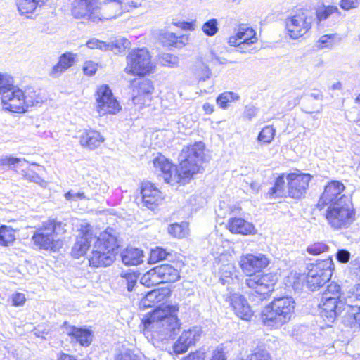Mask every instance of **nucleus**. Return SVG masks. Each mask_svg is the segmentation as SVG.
Masks as SVG:
<instances>
[{
	"label": "nucleus",
	"instance_id": "9d476101",
	"mask_svg": "<svg viewBox=\"0 0 360 360\" xmlns=\"http://www.w3.org/2000/svg\"><path fill=\"white\" fill-rule=\"evenodd\" d=\"M333 269L334 264L330 257L311 264L306 276L307 288L311 291L319 289L330 279Z\"/></svg>",
	"mask_w": 360,
	"mask_h": 360
},
{
	"label": "nucleus",
	"instance_id": "5701e85b",
	"mask_svg": "<svg viewBox=\"0 0 360 360\" xmlns=\"http://www.w3.org/2000/svg\"><path fill=\"white\" fill-rule=\"evenodd\" d=\"M136 104H140L141 106L149 105L154 90L152 81L145 77L136 78Z\"/></svg>",
	"mask_w": 360,
	"mask_h": 360
},
{
	"label": "nucleus",
	"instance_id": "c03bdc74",
	"mask_svg": "<svg viewBox=\"0 0 360 360\" xmlns=\"http://www.w3.org/2000/svg\"><path fill=\"white\" fill-rule=\"evenodd\" d=\"M202 30L207 36L215 35L219 30L218 20L216 18H212L206 21L202 26Z\"/></svg>",
	"mask_w": 360,
	"mask_h": 360
},
{
	"label": "nucleus",
	"instance_id": "09e8293b",
	"mask_svg": "<svg viewBox=\"0 0 360 360\" xmlns=\"http://www.w3.org/2000/svg\"><path fill=\"white\" fill-rule=\"evenodd\" d=\"M121 276L125 279V282L129 291H132L135 286V271L129 269L127 271H122Z\"/></svg>",
	"mask_w": 360,
	"mask_h": 360
},
{
	"label": "nucleus",
	"instance_id": "052dcab7",
	"mask_svg": "<svg viewBox=\"0 0 360 360\" xmlns=\"http://www.w3.org/2000/svg\"><path fill=\"white\" fill-rule=\"evenodd\" d=\"M12 304L13 306H22L25 302L26 298L25 294L22 292L13 293L11 296Z\"/></svg>",
	"mask_w": 360,
	"mask_h": 360
},
{
	"label": "nucleus",
	"instance_id": "58836bf2",
	"mask_svg": "<svg viewBox=\"0 0 360 360\" xmlns=\"http://www.w3.org/2000/svg\"><path fill=\"white\" fill-rule=\"evenodd\" d=\"M169 257H172V253L162 248L156 247L150 250V260L153 263L164 259L167 260Z\"/></svg>",
	"mask_w": 360,
	"mask_h": 360
},
{
	"label": "nucleus",
	"instance_id": "20e7f679",
	"mask_svg": "<svg viewBox=\"0 0 360 360\" xmlns=\"http://www.w3.org/2000/svg\"><path fill=\"white\" fill-rule=\"evenodd\" d=\"M341 294L340 285L335 282L330 283L322 294L319 307L321 316L329 323H333L345 311L348 316L347 302L341 300Z\"/></svg>",
	"mask_w": 360,
	"mask_h": 360
},
{
	"label": "nucleus",
	"instance_id": "0eeeda50",
	"mask_svg": "<svg viewBox=\"0 0 360 360\" xmlns=\"http://www.w3.org/2000/svg\"><path fill=\"white\" fill-rule=\"evenodd\" d=\"M325 216L333 229H347L355 219V211L351 198L341 195L338 202L328 207Z\"/></svg>",
	"mask_w": 360,
	"mask_h": 360
},
{
	"label": "nucleus",
	"instance_id": "864d4df0",
	"mask_svg": "<svg viewBox=\"0 0 360 360\" xmlns=\"http://www.w3.org/2000/svg\"><path fill=\"white\" fill-rule=\"evenodd\" d=\"M98 69V64L94 61H86L83 65V72L85 75L93 76Z\"/></svg>",
	"mask_w": 360,
	"mask_h": 360
},
{
	"label": "nucleus",
	"instance_id": "4d7b16f0",
	"mask_svg": "<svg viewBox=\"0 0 360 360\" xmlns=\"http://www.w3.org/2000/svg\"><path fill=\"white\" fill-rule=\"evenodd\" d=\"M86 46L89 49H99L100 50L106 51L107 42L100 41L97 39L93 38L86 42Z\"/></svg>",
	"mask_w": 360,
	"mask_h": 360
},
{
	"label": "nucleus",
	"instance_id": "72a5a7b5",
	"mask_svg": "<svg viewBox=\"0 0 360 360\" xmlns=\"http://www.w3.org/2000/svg\"><path fill=\"white\" fill-rule=\"evenodd\" d=\"M15 240V231L9 226L2 225L0 226V245L8 246Z\"/></svg>",
	"mask_w": 360,
	"mask_h": 360
},
{
	"label": "nucleus",
	"instance_id": "4be33fe9",
	"mask_svg": "<svg viewBox=\"0 0 360 360\" xmlns=\"http://www.w3.org/2000/svg\"><path fill=\"white\" fill-rule=\"evenodd\" d=\"M141 194L143 205L150 210H154L162 200L160 191L149 182L142 184Z\"/></svg>",
	"mask_w": 360,
	"mask_h": 360
},
{
	"label": "nucleus",
	"instance_id": "338daca9",
	"mask_svg": "<svg viewBox=\"0 0 360 360\" xmlns=\"http://www.w3.org/2000/svg\"><path fill=\"white\" fill-rule=\"evenodd\" d=\"M65 197L68 200H75L77 199H85L86 196L83 192L73 193L71 191L65 194Z\"/></svg>",
	"mask_w": 360,
	"mask_h": 360
},
{
	"label": "nucleus",
	"instance_id": "4468645a",
	"mask_svg": "<svg viewBox=\"0 0 360 360\" xmlns=\"http://www.w3.org/2000/svg\"><path fill=\"white\" fill-rule=\"evenodd\" d=\"M269 262V259L264 254H246L240 257V266L247 276H250L266 268Z\"/></svg>",
	"mask_w": 360,
	"mask_h": 360
},
{
	"label": "nucleus",
	"instance_id": "a18cd8bd",
	"mask_svg": "<svg viewBox=\"0 0 360 360\" xmlns=\"http://www.w3.org/2000/svg\"><path fill=\"white\" fill-rule=\"evenodd\" d=\"M347 308L352 312L360 311V284L356 287V292L347 300Z\"/></svg>",
	"mask_w": 360,
	"mask_h": 360
},
{
	"label": "nucleus",
	"instance_id": "423d86ee",
	"mask_svg": "<svg viewBox=\"0 0 360 360\" xmlns=\"http://www.w3.org/2000/svg\"><path fill=\"white\" fill-rule=\"evenodd\" d=\"M65 231L64 224L61 221L54 219H49L35 230L32 240L39 249L55 252L63 245L58 236Z\"/></svg>",
	"mask_w": 360,
	"mask_h": 360
},
{
	"label": "nucleus",
	"instance_id": "8fccbe9b",
	"mask_svg": "<svg viewBox=\"0 0 360 360\" xmlns=\"http://www.w3.org/2000/svg\"><path fill=\"white\" fill-rule=\"evenodd\" d=\"M127 67L124 69L126 73L135 75V49H132L127 56Z\"/></svg>",
	"mask_w": 360,
	"mask_h": 360
},
{
	"label": "nucleus",
	"instance_id": "dca6fc26",
	"mask_svg": "<svg viewBox=\"0 0 360 360\" xmlns=\"http://www.w3.org/2000/svg\"><path fill=\"white\" fill-rule=\"evenodd\" d=\"M311 178L309 174H289L287 176L289 195L293 198H301L308 188Z\"/></svg>",
	"mask_w": 360,
	"mask_h": 360
},
{
	"label": "nucleus",
	"instance_id": "a19ab883",
	"mask_svg": "<svg viewBox=\"0 0 360 360\" xmlns=\"http://www.w3.org/2000/svg\"><path fill=\"white\" fill-rule=\"evenodd\" d=\"M159 283V278H158L156 274H155V267L144 274L140 280V285L148 288Z\"/></svg>",
	"mask_w": 360,
	"mask_h": 360
},
{
	"label": "nucleus",
	"instance_id": "2eb2a0df",
	"mask_svg": "<svg viewBox=\"0 0 360 360\" xmlns=\"http://www.w3.org/2000/svg\"><path fill=\"white\" fill-rule=\"evenodd\" d=\"M228 293L224 295L226 302L232 307L235 314L243 320H249L252 316L246 299L238 292H234L228 288Z\"/></svg>",
	"mask_w": 360,
	"mask_h": 360
},
{
	"label": "nucleus",
	"instance_id": "13d9d810",
	"mask_svg": "<svg viewBox=\"0 0 360 360\" xmlns=\"http://www.w3.org/2000/svg\"><path fill=\"white\" fill-rule=\"evenodd\" d=\"M170 295L171 291L169 288H164L157 289L156 304L164 302L169 298Z\"/></svg>",
	"mask_w": 360,
	"mask_h": 360
},
{
	"label": "nucleus",
	"instance_id": "6e6d98bb",
	"mask_svg": "<svg viewBox=\"0 0 360 360\" xmlns=\"http://www.w3.org/2000/svg\"><path fill=\"white\" fill-rule=\"evenodd\" d=\"M335 37L334 34H325L320 37L317 41V46L319 49H323L331 47L333 42L331 39Z\"/></svg>",
	"mask_w": 360,
	"mask_h": 360
},
{
	"label": "nucleus",
	"instance_id": "49530a36",
	"mask_svg": "<svg viewBox=\"0 0 360 360\" xmlns=\"http://www.w3.org/2000/svg\"><path fill=\"white\" fill-rule=\"evenodd\" d=\"M25 158H15L13 156H6L0 158V166L6 167L9 169H13L15 165H22V163L25 162Z\"/></svg>",
	"mask_w": 360,
	"mask_h": 360
},
{
	"label": "nucleus",
	"instance_id": "b1692460",
	"mask_svg": "<svg viewBox=\"0 0 360 360\" xmlns=\"http://www.w3.org/2000/svg\"><path fill=\"white\" fill-rule=\"evenodd\" d=\"M97 237L94 236L93 234L89 231L83 233L81 236L77 237L76 242L75 243L71 254L75 258H79L83 256L91 243L95 242Z\"/></svg>",
	"mask_w": 360,
	"mask_h": 360
},
{
	"label": "nucleus",
	"instance_id": "f257e3e1",
	"mask_svg": "<svg viewBox=\"0 0 360 360\" xmlns=\"http://www.w3.org/2000/svg\"><path fill=\"white\" fill-rule=\"evenodd\" d=\"M178 311L177 305L158 307L142 319L143 332L150 330L154 338L162 341L174 339L180 330V322L176 314Z\"/></svg>",
	"mask_w": 360,
	"mask_h": 360
},
{
	"label": "nucleus",
	"instance_id": "79ce46f5",
	"mask_svg": "<svg viewBox=\"0 0 360 360\" xmlns=\"http://www.w3.org/2000/svg\"><path fill=\"white\" fill-rule=\"evenodd\" d=\"M276 130L271 126L264 127L257 136L261 144H269L274 138Z\"/></svg>",
	"mask_w": 360,
	"mask_h": 360
},
{
	"label": "nucleus",
	"instance_id": "6ab92c4d",
	"mask_svg": "<svg viewBox=\"0 0 360 360\" xmlns=\"http://www.w3.org/2000/svg\"><path fill=\"white\" fill-rule=\"evenodd\" d=\"M345 187L342 183L339 181H332L329 182L324 187V191L322 193L317 207L321 210L326 205H330L338 202L341 195H344L342 192Z\"/></svg>",
	"mask_w": 360,
	"mask_h": 360
},
{
	"label": "nucleus",
	"instance_id": "6e6552de",
	"mask_svg": "<svg viewBox=\"0 0 360 360\" xmlns=\"http://www.w3.org/2000/svg\"><path fill=\"white\" fill-rule=\"evenodd\" d=\"M278 275L274 273L256 274L250 275L245 279V285L249 288V299L257 305L266 300L278 282Z\"/></svg>",
	"mask_w": 360,
	"mask_h": 360
},
{
	"label": "nucleus",
	"instance_id": "bb28decb",
	"mask_svg": "<svg viewBox=\"0 0 360 360\" xmlns=\"http://www.w3.org/2000/svg\"><path fill=\"white\" fill-rule=\"evenodd\" d=\"M155 274L159 278L160 283L176 282L180 278L179 271L168 264L155 266Z\"/></svg>",
	"mask_w": 360,
	"mask_h": 360
},
{
	"label": "nucleus",
	"instance_id": "aec40b11",
	"mask_svg": "<svg viewBox=\"0 0 360 360\" xmlns=\"http://www.w3.org/2000/svg\"><path fill=\"white\" fill-rule=\"evenodd\" d=\"M156 70V64L146 48H136V77H146Z\"/></svg>",
	"mask_w": 360,
	"mask_h": 360
},
{
	"label": "nucleus",
	"instance_id": "e2e57ef3",
	"mask_svg": "<svg viewBox=\"0 0 360 360\" xmlns=\"http://www.w3.org/2000/svg\"><path fill=\"white\" fill-rule=\"evenodd\" d=\"M337 259L342 263H346L349 260L350 253L345 249L339 250L336 254Z\"/></svg>",
	"mask_w": 360,
	"mask_h": 360
},
{
	"label": "nucleus",
	"instance_id": "2f4dec72",
	"mask_svg": "<svg viewBox=\"0 0 360 360\" xmlns=\"http://www.w3.org/2000/svg\"><path fill=\"white\" fill-rule=\"evenodd\" d=\"M105 6L104 8L105 11L112 10L114 11L113 13L104 15L101 13V20L103 18L105 19H111L115 18L119 16L122 12V1L121 0H105Z\"/></svg>",
	"mask_w": 360,
	"mask_h": 360
},
{
	"label": "nucleus",
	"instance_id": "9b49d317",
	"mask_svg": "<svg viewBox=\"0 0 360 360\" xmlns=\"http://www.w3.org/2000/svg\"><path fill=\"white\" fill-rule=\"evenodd\" d=\"M313 17L307 10L300 9L291 13L285 20L287 33L291 39L304 36L311 27Z\"/></svg>",
	"mask_w": 360,
	"mask_h": 360
},
{
	"label": "nucleus",
	"instance_id": "ddd939ff",
	"mask_svg": "<svg viewBox=\"0 0 360 360\" xmlns=\"http://www.w3.org/2000/svg\"><path fill=\"white\" fill-rule=\"evenodd\" d=\"M96 101L98 111L101 115L115 114L120 110L117 101L113 97L112 91L107 84L98 89Z\"/></svg>",
	"mask_w": 360,
	"mask_h": 360
},
{
	"label": "nucleus",
	"instance_id": "a878e982",
	"mask_svg": "<svg viewBox=\"0 0 360 360\" xmlns=\"http://www.w3.org/2000/svg\"><path fill=\"white\" fill-rule=\"evenodd\" d=\"M66 333L83 347H88L92 342V332L89 329L68 326Z\"/></svg>",
	"mask_w": 360,
	"mask_h": 360
},
{
	"label": "nucleus",
	"instance_id": "1a4fd4ad",
	"mask_svg": "<svg viewBox=\"0 0 360 360\" xmlns=\"http://www.w3.org/2000/svg\"><path fill=\"white\" fill-rule=\"evenodd\" d=\"M180 161L179 175L189 177L202 169V164L205 160V144L195 142L182 149L179 157Z\"/></svg>",
	"mask_w": 360,
	"mask_h": 360
},
{
	"label": "nucleus",
	"instance_id": "c85d7f7f",
	"mask_svg": "<svg viewBox=\"0 0 360 360\" xmlns=\"http://www.w3.org/2000/svg\"><path fill=\"white\" fill-rule=\"evenodd\" d=\"M79 141L83 147L93 150L98 147L104 141V138L98 131L90 130L82 133Z\"/></svg>",
	"mask_w": 360,
	"mask_h": 360
},
{
	"label": "nucleus",
	"instance_id": "bf43d9fd",
	"mask_svg": "<svg viewBox=\"0 0 360 360\" xmlns=\"http://www.w3.org/2000/svg\"><path fill=\"white\" fill-rule=\"evenodd\" d=\"M348 325L351 327H360V311L348 314Z\"/></svg>",
	"mask_w": 360,
	"mask_h": 360
},
{
	"label": "nucleus",
	"instance_id": "cd10ccee",
	"mask_svg": "<svg viewBox=\"0 0 360 360\" xmlns=\"http://www.w3.org/2000/svg\"><path fill=\"white\" fill-rule=\"evenodd\" d=\"M228 229L231 233L248 235L253 233L255 227L242 218H230L228 221Z\"/></svg>",
	"mask_w": 360,
	"mask_h": 360
},
{
	"label": "nucleus",
	"instance_id": "7ed1b4c3",
	"mask_svg": "<svg viewBox=\"0 0 360 360\" xmlns=\"http://www.w3.org/2000/svg\"><path fill=\"white\" fill-rule=\"evenodd\" d=\"M119 247L117 231L108 228L96 238L89 258L94 267H105L112 264L115 259V250Z\"/></svg>",
	"mask_w": 360,
	"mask_h": 360
},
{
	"label": "nucleus",
	"instance_id": "774afa93",
	"mask_svg": "<svg viewBox=\"0 0 360 360\" xmlns=\"http://www.w3.org/2000/svg\"><path fill=\"white\" fill-rule=\"evenodd\" d=\"M182 360H205V355L204 352H196L194 353H190Z\"/></svg>",
	"mask_w": 360,
	"mask_h": 360
},
{
	"label": "nucleus",
	"instance_id": "f8f14e48",
	"mask_svg": "<svg viewBox=\"0 0 360 360\" xmlns=\"http://www.w3.org/2000/svg\"><path fill=\"white\" fill-rule=\"evenodd\" d=\"M73 4L72 13L74 18L94 22L101 20L98 0H75Z\"/></svg>",
	"mask_w": 360,
	"mask_h": 360
},
{
	"label": "nucleus",
	"instance_id": "f704fd0d",
	"mask_svg": "<svg viewBox=\"0 0 360 360\" xmlns=\"http://www.w3.org/2000/svg\"><path fill=\"white\" fill-rule=\"evenodd\" d=\"M131 42L126 38L117 39L113 41L107 43L106 51H112L115 53H121L130 47Z\"/></svg>",
	"mask_w": 360,
	"mask_h": 360
},
{
	"label": "nucleus",
	"instance_id": "3c124183",
	"mask_svg": "<svg viewBox=\"0 0 360 360\" xmlns=\"http://www.w3.org/2000/svg\"><path fill=\"white\" fill-rule=\"evenodd\" d=\"M328 247L323 243H316L307 247V252L313 255H317L322 252H326Z\"/></svg>",
	"mask_w": 360,
	"mask_h": 360
},
{
	"label": "nucleus",
	"instance_id": "39448f33",
	"mask_svg": "<svg viewBox=\"0 0 360 360\" xmlns=\"http://www.w3.org/2000/svg\"><path fill=\"white\" fill-rule=\"evenodd\" d=\"M294 309L295 302L292 297L275 298L262 309L261 318L265 325L278 327L290 321Z\"/></svg>",
	"mask_w": 360,
	"mask_h": 360
},
{
	"label": "nucleus",
	"instance_id": "603ef678",
	"mask_svg": "<svg viewBox=\"0 0 360 360\" xmlns=\"http://www.w3.org/2000/svg\"><path fill=\"white\" fill-rule=\"evenodd\" d=\"M195 74L198 76L200 81H205L210 77L211 72L207 66L201 63L195 70Z\"/></svg>",
	"mask_w": 360,
	"mask_h": 360
},
{
	"label": "nucleus",
	"instance_id": "37998d69",
	"mask_svg": "<svg viewBox=\"0 0 360 360\" xmlns=\"http://www.w3.org/2000/svg\"><path fill=\"white\" fill-rule=\"evenodd\" d=\"M333 13H339V9L335 6H323L316 11V18L319 22L326 20Z\"/></svg>",
	"mask_w": 360,
	"mask_h": 360
},
{
	"label": "nucleus",
	"instance_id": "0e129e2a",
	"mask_svg": "<svg viewBox=\"0 0 360 360\" xmlns=\"http://www.w3.org/2000/svg\"><path fill=\"white\" fill-rule=\"evenodd\" d=\"M242 41H241L240 37L238 34V32H237V33L235 36H231L229 39V44L231 46H237L241 49H243V46H245L244 42H242Z\"/></svg>",
	"mask_w": 360,
	"mask_h": 360
},
{
	"label": "nucleus",
	"instance_id": "a211bd4d",
	"mask_svg": "<svg viewBox=\"0 0 360 360\" xmlns=\"http://www.w3.org/2000/svg\"><path fill=\"white\" fill-rule=\"evenodd\" d=\"M202 330L198 326L184 330L173 345L174 352L176 354L186 352L190 347L200 340Z\"/></svg>",
	"mask_w": 360,
	"mask_h": 360
},
{
	"label": "nucleus",
	"instance_id": "69168bd1",
	"mask_svg": "<svg viewBox=\"0 0 360 360\" xmlns=\"http://www.w3.org/2000/svg\"><path fill=\"white\" fill-rule=\"evenodd\" d=\"M359 6L358 0H341L340 6L344 10L355 8Z\"/></svg>",
	"mask_w": 360,
	"mask_h": 360
},
{
	"label": "nucleus",
	"instance_id": "680f3d73",
	"mask_svg": "<svg viewBox=\"0 0 360 360\" xmlns=\"http://www.w3.org/2000/svg\"><path fill=\"white\" fill-rule=\"evenodd\" d=\"M226 353L222 347H217L212 353L210 360H226Z\"/></svg>",
	"mask_w": 360,
	"mask_h": 360
},
{
	"label": "nucleus",
	"instance_id": "4c0bfd02",
	"mask_svg": "<svg viewBox=\"0 0 360 360\" xmlns=\"http://www.w3.org/2000/svg\"><path fill=\"white\" fill-rule=\"evenodd\" d=\"M159 62L162 66L174 68L178 67L179 58L176 55L169 53H164L160 56Z\"/></svg>",
	"mask_w": 360,
	"mask_h": 360
},
{
	"label": "nucleus",
	"instance_id": "c9c22d12",
	"mask_svg": "<svg viewBox=\"0 0 360 360\" xmlns=\"http://www.w3.org/2000/svg\"><path fill=\"white\" fill-rule=\"evenodd\" d=\"M238 32L245 45H251L257 41L256 33L252 28L243 26L239 27Z\"/></svg>",
	"mask_w": 360,
	"mask_h": 360
},
{
	"label": "nucleus",
	"instance_id": "7c9ffc66",
	"mask_svg": "<svg viewBox=\"0 0 360 360\" xmlns=\"http://www.w3.org/2000/svg\"><path fill=\"white\" fill-rule=\"evenodd\" d=\"M46 0H17L18 10L21 15L30 14L41 8Z\"/></svg>",
	"mask_w": 360,
	"mask_h": 360
},
{
	"label": "nucleus",
	"instance_id": "f3484780",
	"mask_svg": "<svg viewBox=\"0 0 360 360\" xmlns=\"http://www.w3.org/2000/svg\"><path fill=\"white\" fill-rule=\"evenodd\" d=\"M202 330L198 326L184 330L173 345L174 352L176 354L186 352L190 347L200 340Z\"/></svg>",
	"mask_w": 360,
	"mask_h": 360
},
{
	"label": "nucleus",
	"instance_id": "ea45409f",
	"mask_svg": "<svg viewBox=\"0 0 360 360\" xmlns=\"http://www.w3.org/2000/svg\"><path fill=\"white\" fill-rule=\"evenodd\" d=\"M240 96L234 93L226 91L221 94L217 98V103L219 105L220 108L223 109H226L228 107V103L229 102H233L235 101H238Z\"/></svg>",
	"mask_w": 360,
	"mask_h": 360
},
{
	"label": "nucleus",
	"instance_id": "e433bc0d",
	"mask_svg": "<svg viewBox=\"0 0 360 360\" xmlns=\"http://www.w3.org/2000/svg\"><path fill=\"white\" fill-rule=\"evenodd\" d=\"M169 233L179 238H184L188 234V224L187 222H181V224H173L168 229Z\"/></svg>",
	"mask_w": 360,
	"mask_h": 360
},
{
	"label": "nucleus",
	"instance_id": "c756f323",
	"mask_svg": "<svg viewBox=\"0 0 360 360\" xmlns=\"http://www.w3.org/2000/svg\"><path fill=\"white\" fill-rule=\"evenodd\" d=\"M160 39L167 46H172L176 48H181L188 42V37L186 35L177 36L173 32L161 30Z\"/></svg>",
	"mask_w": 360,
	"mask_h": 360
},
{
	"label": "nucleus",
	"instance_id": "5fc2aeb1",
	"mask_svg": "<svg viewBox=\"0 0 360 360\" xmlns=\"http://www.w3.org/2000/svg\"><path fill=\"white\" fill-rule=\"evenodd\" d=\"M247 360H271V357L266 350L259 349L248 356Z\"/></svg>",
	"mask_w": 360,
	"mask_h": 360
},
{
	"label": "nucleus",
	"instance_id": "f03ea898",
	"mask_svg": "<svg viewBox=\"0 0 360 360\" xmlns=\"http://www.w3.org/2000/svg\"><path fill=\"white\" fill-rule=\"evenodd\" d=\"M13 82V78L11 76L0 73V94L5 110L14 112H22L29 107L40 103L35 92L30 89L24 92L14 86Z\"/></svg>",
	"mask_w": 360,
	"mask_h": 360
},
{
	"label": "nucleus",
	"instance_id": "393cba45",
	"mask_svg": "<svg viewBox=\"0 0 360 360\" xmlns=\"http://www.w3.org/2000/svg\"><path fill=\"white\" fill-rule=\"evenodd\" d=\"M75 55L71 52H65L60 57L58 62L52 67L49 75L52 78H58L75 63Z\"/></svg>",
	"mask_w": 360,
	"mask_h": 360
},
{
	"label": "nucleus",
	"instance_id": "412c9836",
	"mask_svg": "<svg viewBox=\"0 0 360 360\" xmlns=\"http://www.w3.org/2000/svg\"><path fill=\"white\" fill-rule=\"evenodd\" d=\"M153 166L155 168V172L158 175H162L164 181L167 184H172L173 176H176V167L164 155L159 154L153 160Z\"/></svg>",
	"mask_w": 360,
	"mask_h": 360
},
{
	"label": "nucleus",
	"instance_id": "473e14b6",
	"mask_svg": "<svg viewBox=\"0 0 360 360\" xmlns=\"http://www.w3.org/2000/svg\"><path fill=\"white\" fill-rule=\"evenodd\" d=\"M285 194L284 175L282 174L276 178L274 186L269 189L267 195H269L271 198H282Z\"/></svg>",
	"mask_w": 360,
	"mask_h": 360
},
{
	"label": "nucleus",
	"instance_id": "de8ad7c7",
	"mask_svg": "<svg viewBox=\"0 0 360 360\" xmlns=\"http://www.w3.org/2000/svg\"><path fill=\"white\" fill-rule=\"evenodd\" d=\"M122 262L127 266L135 265V248H126L122 253Z\"/></svg>",
	"mask_w": 360,
	"mask_h": 360
}]
</instances>
